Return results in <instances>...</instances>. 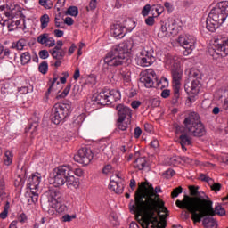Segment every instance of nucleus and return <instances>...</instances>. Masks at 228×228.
Listing matches in <instances>:
<instances>
[{"label": "nucleus", "instance_id": "obj_63", "mask_svg": "<svg viewBox=\"0 0 228 228\" xmlns=\"http://www.w3.org/2000/svg\"><path fill=\"white\" fill-rule=\"evenodd\" d=\"M170 95V89H164L161 92V97L163 99H168V96Z\"/></svg>", "mask_w": 228, "mask_h": 228}, {"label": "nucleus", "instance_id": "obj_55", "mask_svg": "<svg viewBox=\"0 0 228 228\" xmlns=\"http://www.w3.org/2000/svg\"><path fill=\"white\" fill-rule=\"evenodd\" d=\"M199 179L200 181H203V183H209V181H213L211 177L207 176L205 174H200Z\"/></svg>", "mask_w": 228, "mask_h": 228}, {"label": "nucleus", "instance_id": "obj_24", "mask_svg": "<svg viewBox=\"0 0 228 228\" xmlns=\"http://www.w3.org/2000/svg\"><path fill=\"white\" fill-rule=\"evenodd\" d=\"M42 181V176L40 175H32L27 183V188L30 191H38V186H40V182Z\"/></svg>", "mask_w": 228, "mask_h": 228}, {"label": "nucleus", "instance_id": "obj_45", "mask_svg": "<svg viewBox=\"0 0 228 228\" xmlns=\"http://www.w3.org/2000/svg\"><path fill=\"white\" fill-rule=\"evenodd\" d=\"M49 40V34L44 33L37 37V42L38 44H41L44 45L45 44H48Z\"/></svg>", "mask_w": 228, "mask_h": 228}, {"label": "nucleus", "instance_id": "obj_56", "mask_svg": "<svg viewBox=\"0 0 228 228\" xmlns=\"http://www.w3.org/2000/svg\"><path fill=\"white\" fill-rule=\"evenodd\" d=\"M211 190L217 193V191H220V190H222V184L215 183L214 184L211 185Z\"/></svg>", "mask_w": 228, "mask_h": 228}, {"label": "nucleus", "instance_id": "obj_61", "mask_svg": "<svg viewBox=\"0 0 228 228\" xmlns=\"http://www.w3.org/2000/svg\"><path fill=\"white\" fill-rule=\"evenodd\" d=\"M113 168V167L110 164L106 165L103 169H102V174H105L106 175H108V174H110V172H111V169Z\"/></svg>", "mask_w": 228, "mask_h": 228}, {"label": "nucleus", "instance_id": "obj_10", "mask_svg": "<svg viewBox=\"0 0 228 228\" xmlns=\"http://www.w3.org/2000/svg\"><path fill=\"white\" fill-rule=\"evenodd\" d=\"M209 53L213 58L216 56L225 58V56H228V39L225 37L216 39L213 48L209 49Z\"/></svg>", "mask_w": 228, "mask_h": 228}, {"label": "nucleus", "instance_id": "obj_37", "mask_svg": "<svg viewBox=\"0 0 228 228\" xmlns=\"http://www.w3.org/2000/svg\"><path fill=\"white\" fill-rule=\"evenodd\" d=\"M179 90H181V86H174V96L171 102L172 104L174 105L179 104V97H180Z\"/></svg>", "mask_w": 228, "mask_h": 228}, {"label": "nucleus", "instance_id": "obj_51", "mask_svg": "<svg viewBox=\"0 0 228 228\" xmlns=\"http://www.w3.org/2000/svg\"><path fill=\"white\" fill-rule=\"evenodd\" d=\"M76 219V214L74 215H69L66 214L62 216V222H72V220Z\"/></svg>", "mask_w": 228, "mask_h": 228}, {"label": "nucleus", "instance_id": "obj_57", "mask_svg": "<svg viewBox=\"0 0 228 228\" xmlns=\"http://www.w3.org/2000/svg\"><path fill=\"white\" fill-rule=\"evenodd\" d=\"M170 163L172 165H177V163H181V156H173L170 158Z\"/></svg>", "mask_w": 228, "mask_h": 228}, {"label": "nucleus", "instance_id": "obj_34", "mask_svg": "<svg viewBox=\"0 0 228 228\" xmlns=\"http://www.w3.org/2000/svg\"><path fill=\"white\" fill-rule=\"evenodd\" d=\"M26 47V39H20L17 42L12 43L11 49H16V51H22Z\"/></svg>", "mask_w": 228, "mask_h": 228}, {"label": "nucleus", "instance_id": "obj_1", "mask_svg": "<svg viewBox=\"0 0 228 228\" xmlns=\"http://www.w3.org/2000/svg\"><path fill=\"white\" fill-rule=\"evenodd\" d=\"M190 195H185L183 200H176V206L180 209H186L191 214V220H193L198 213L200 211L201 215L208 213L211 209V199L204 192H199V186L190 185Z\"/></svg>", "mask_w": 228, "mask_h": 228}, {"label": "nucleus", "instance_id": "obj_39", "mask_svg": "<svg viewBox=\"0 0 228 228\" xmlns=\"http://www.w3.org/2000/svg\"><path fill=\"white\" fill-rule=\"evenodd\" d=\"M65 15H70L71 17H77L79 15V9L76 6H69L65 12Z\"/></svg>", "mask_w": 228, "mask_h": 228}, {"label": "nucleus", "instance_id": "obj_6", "mask_svg": "<svg viewBox=\"0 0 228 228\" xmlns=\"http://www.w3.org/2000/svg\"><path fill=\"white\" fill-rule=\"evenodd\" d=\"M166 69H171L174 86H181V81L183 79L181 60L174 55H167L166 58Z\"/></svg>", "mask_w": 228, "mask_h": 228}, {"label": "nucleus", "instance_id": "obj_11", "mask_svg": "<svg viewBox=\"0 0 228 228\" xmlns=\"http://www.w3.org/2000/svg\"><path fill=\"white\" fill-rule=\"evenodd\" d=\"M200 211L198 215L192 219L194 224H200L202 222V218L205 216H215V215H219V216H224L225 215V208L222 207V205H216L215 208H213V201L211 200V208H208V211L205 214H200Z\"/></svg>", "mask_w": 228, "mask_h": 228}, {"label": "nucleus", "instance_id": "obj_8", "mask_svg": "<svg viewBox=\"0 0 228 228\" xmlns=\"http://www.w3.org/2000/svg\"><path fill=\"white\" fill-rule=\"evenodd\" d=\"M72 113L70 103H57L52 109L51 120L55 126L65 122V118Z\"/></svg>", "mask_w": 228, "mask_h": 228}, {"label": "nucleus", "instance_id": "obj_49", "mask_svg": "<svg viewBox=\"0 0 228 228\" xmlns=\"http://www.w3.org/2000/svg\"><path fill=\"white\" fill-rule=\"evenodd\" d=\"M13 56H15V54H13L11 51L10 48H5L4 50L3 53V58H6L7 60H13Z\"/></svg>", "mask_w": 228, "mask_h": 228}, {"label": "nucleus", "instance_id": "obj_3", "mask_svg": "<svg viewBox=\"0 0 228 228\" xmlns=\"http://www.w3.org/2000/svg\"><path fill=\"white\" fill-rule=\"evenodd\" d=\"M228 17V1L219 2L210 11L207 20L206 28L211 33H215L227 20Z\"/></svg>", "mask_w": 228, "mask_h": 228}, {"label": "nucleus", "instance_id": "obj_53", "mask_svg": "<svg viewBox=\"0 0 228 228\" xmlns=\"http://www.w3.org/2000/svg\"><path fill=\"white\" fill-rule=\"evenodd\" d=\"M39 58H41V60H47V58H49V52L47 50H41L39 52Z\"/></svg>", "mask_w": 228, "mask_h": 228}, {"label": "nucleus", "instance_id": "obj_27", "mask_svg": "<svg viewBox=\"0 0 228 228\" xmlns=\"http://www.w3.org/2000/svg\"><path fill=\"white\" fill-rule=\"evenodd\" d=\"M184 90L187 94H190L192 96L197 95L200 92V81L199 79L192 80L190 89L184 86Z\"/></svg>", "mask_w": 228, "mask_h": 228}, {"label": "nucleus", "instance_id": "obj_43", "mask_svg": "<svg viewBox=\"0 0 228 228\" xmlns=\"http://www.w3.org/2000/svg\"><path fill=\"white\" fill-rule=\"evenodd\" d=\"M38 70L41 74H47V71L49 70L47 61H44L39 64Z\"/></svg>", "mask_w": 228, "mask_h": 228}, {"label": "nucleus", "instance_id": "obj_48", "mask_svg": "<svg viewBox=\"0 0 228 228\" xmlns=\"http://www.w3.org/2000/svg\"><path fill=\"white\" fill-rule=\"evenodd\" d=\"M10 209V202H6L4 208V211L0 213V218L2 220H6V218H8V210Z\"/></svg>", "mask_w": 228, "mask_h": 228}, {"label": "nucleus", "instance_id": "obj_7", "mask_svg": "<svg viewBox=\"0 0 228 228\" xmlns=\"http://www.w3.org/2000/svg\"><path fill=\"white\" fill-rule=\"evenodd\" d=\"M130 213H133L135 215V216H142V228H149L151 225V228H166L167 227V221H160L159 222L158 216H154L152 217H148L147 213L145 212V208H129Z\"/></svg>", "mask_w": 228, "mask_h": 228}, {"label": "nucleus", "instance_id": "obj_9", "mask_svg": "<svg viewBox=\"0 0 228 228\" xmlns=\"http://www.w3.org/2000/svg\"><path fill=\"white\" fill-rule=\"evenodd\" d=\"M70 174H74L70 165L59 166L53 170V186L55 188H60V186L65 185Z\"/></svg>", "mask_w": 228, "mask_h": 228}, {"label": "nucleus", "instance_id": "obj_25", "mask_svg": "<svg viewBox=\"0 0 228 228\" xmlns=\"http://www.w3.org/2000/svg\"><path fill=\"white\" fill-rule=\"evenodd\" d=\"M110 33L115 38H124L127 31L125 30L122 25L116 24L112 26Z\"/></svg>", "mask_w": 228, "mask_h": 228}, {"label": "nucleus", "instance_id": "obj_12", "mask_svg": "<svg viewBox=\"0 0 228 228\" xmlns=\"http://www.w3.org/2000/svg\"><path fill=\"white\" fill-rule=\"evenodd\" d=\"M92 159H94V152L88 148H81L74 156V161L80 165H90Z\"/></svg>", "mask_w": 228, "mask_h": 228}, {"label": "nucleus", "instance_id": "obj_28", "mask_svg": "<svg viewBox=\"0 0 228 228\" xmlns=\"http://www.w3.org/2000/svg\"><path fill=\"white\" fill-rule=\"evenodd\" d=\"M108 90V97H109V103L111 104L112 102H117V101H120L122 99V94H120V91L118 90Z\"/></svg>", "mask_w": 228, "mask_h": 228}, {"label": "nucleus", "instance_id": "obj_21", "mask_svg": "<svg viewBox=\"0 0 228 228\" xmlns=\"http://www.w3.org/2000/svg\"><path fill=\"white\" fill-rule=\"evenodd\" d=\"M108 95H109L108 89L103 90L99 94L93 95L92 101H94V102H97V104H101L102 106H106L110 104V100Z\"/></svg>", "mask_w": 228, "mask_h": 228}, {"label": "nucleus", "instance_id": "obj_22", "mask_svg": "<svg viewBox=\"0 0 228 228\" xmlns=\"http://www.w3.org/2000/svg\"><path fill=\"white\" fill-rule=\"evenodd\" d=\"M158 193H163L160 186L154 188L153 193L150 195L151 200H149L147 206L150 205V208H156L161 202V198H159V194Z\"/></svg>", "mask_w": 228, "mask_h": 228}, {"label": "nucleus", "instance_id": "obj_32", "mask_svg": "<svg viewBox=\"0 0 228 228\" xmlns=\"http://www.w3.org/2000/svg\"><path fill=\"white\" fill-rule=\"evenodd\" d=\"M13 162V151L7 150L4 152V163L6 165V167H10L12 163Z\"/></svg>", "mask_w": 228, "mask_h": 228}, {"label": "nucleus", "instance_id": "obj_30", "mask_svg": "<svg viewBox=\"0 0 228 228\" xmlns=\"http://www.w3.org/2000/svg\"><path fill=\"white\" fill-rule=\"evenodd\" d=\"M202 224L205 228H217L218 227V224H216V221L215 220V218L210 217V216L203 217Z\"/></svg>", "mask_w": 228, "mask_h": 228}, {"label": "nucleus", "instance_id": "obj_54", "mask_svg": "<svg viewBox=\"0 0 228 228\" xmlns=\"http://www.w3.org/2000/svg\"><path fill=\"white\" fill-rule=\"evenodd\" d=\"M149 12H151V4H146L142 10V17H147V15H149Z\"/></svg>", "mask_w": 228, "mask_h": 228}, {"label": "nucleus", "instance_id": "obj_16", "mask_svg": "<svg viewBox=\"0 0 228 228\" xmlns=\"http://www.w3.org/2000/svg\"><path fill=\"white\" fill-rule=\"evenodd\" d=\"M46 193L48 196V202L44 204H47L48 208H56L58 202H61V192L60 190L49 189Z\"/></svg>", "mask_w": 228, "mask_h": 228}, {"label": "nucleus", "instance_id": "obj_60", "mask_svg": "<svg viewBox=\"0 0 228 228\" xmlns=\"http://www.w3.org/2000/svg\"><path fill=\"white\" fill-rule=\"evenodd\" d=\"M73 171V175H77V177H83V169L81 168H76V169H72Z\"/></svg>", "mask_w": 228, "mask_h": 228}, {"label": "nucleus", "instance_id": "obj_2", "mask_svg": "<svg viewBox=\"0 0 228 228\" xmlns=\"http://www.w3.org/2000/svg\"><path fill=\"white\" fill-rule=\"evenodd\" d=\"M133 49V43L131 41L123 42L115 45L107 53L104 62L109 67H120L124 63L129 61V51Z\"/></svg>", "mask_w": 228, "mask_h": 228}, {"label": "nucleus", "instance_id": "obj_47", "mask_svg": "<svg viewBox=\"0 0 228 228\" xmlns=\"http://www.w3.org/2000/svg\"><path fill=\"white\" fill-rule=\"evenodd\" d=\"M66 53L67 52L65 50H61V51L55 52L54 55L53 53H51V55L53 56V60H63V58H65Z\"/></svg>", "mask_w": 228, "mask_h": 228}, {"label": "nucleus", "instance_id": "obj_62", "mask_svg": "<svg viewBox=\"0 0 228 228\" xmlns=\"http://www.w3.org/2000/svg\"><path fill=\"white\" fill-rule=\"evenodd\" d=\"M186 211H182L181 213V218L182 220H188L190 218V211L185 209Z\"/></svg>", "mask_w": 228, "mask_h": 228}, {"label": "nucleus", "instance_id": "obj_64", "mask_svg": "<svg viewBox=\"0 0 228 228\" xmlns=\"http://www.w3.org/2000/svg\"><path fill=\"white\" fill-rule=\"evenodd\" d=\"M64 24H67V26H73L74 25V19L70 17H66L64 20Z\"/></svg>", "mask_w": 228, "mask_h": 228}, {"label": "nucleus", "instance_id": "obj_4", "mask_svg": "<svg viewBox=\"0 0 228 228\" xmlns=\"http://www.w3.org/2000/svg\"><path fill=\"white\" fill-rule=\"evenodd\" d=\"M154 186L150 184L149 182H142L139 185L134 194V200H131L129 209H136L139 208H145L151 200V195L154 191Z\"/></svg>", "mask_w": 228, "mask_h": 228}, {"label": "nucleus", "instance_id": "obj_40", "mask_svg": "<svg viewBox=\"0 0 228 228\" xmlns=\"http://www.w3.org/2000/svg\"><path fill=\"white\" fill-rule=\"evenodd\" d=\"M221 99L224 97L223 102V108L227 111L228 110V89L221 90Z\"/></svg>", "mask_w": 228, "mask_h": 228}, {"label": "nucleus", "instance_id": "obj_13", "mask_svg": "<svg viewBox=\"0 0 228 228\" xmlns=\"http://www.w3.org/2000/svg\"><path fill=\"white\" fill-rule=\"evenodd\" d=\"M139 65L141 67H149L156 61V57H154V50L153 49H142L139 53L138 57Z\"/></svg>", "mask_w": 228, "mask_h": 228}, {"label": "nucleus", "instance_id": "obj_50", "mask_svg": "<svg viewBox=\"0 0 228 228\" xmlns=\"http://www.w3.org/2000/svg\"><path fill=\"white\" fill-rule=\"evenodd\" d=\"M180 193H183V187L179 186L173 190L171 196L174 198L179 197Z\"/></svg>", "mask_w": 228, "mask_h": 228}, {"label": "nucleus", "instance_id": "obj_52", "mask_svg": "<svg viewBox=\"0 0 228 228\" xmlns=\"http://www.w3.org/2000/svg\"><path fill=\"white\" fill-rule=\"evenodd\" d=\"M95 8H97V0H91L89 6L86 7L87 12H90V10L93 12Z\"/></svg>", "mask_w": 228, "mask_h": 228}, {"label": "nucleus", "instance_id": "obj_31", "mask_svg": "<svg viewBox=\"0 0 228 228\" xmlns=\"http://www.w3.org/2000/svg\"><path fill=\"white\" fill-rule=\"evenodd\" d=\"M134 168H138V170H143L147 166V159L145 157L138 158L134 160Z\"/></svg>", "mask_w": 228, "mask_h": 228}, {"label": "nucleus", "instance_id": "obj_14", "mask_svg": "<svg viewBox=\"0 0 228 228\" xmlns=\"http://www.w3.org/2000/svg\"><path fill=\"white\" fill-rule=\"evenodd\" d=\"M178 43L182 47H183V49H185V53H187V54H191V52L195 49L197 39L190 35L180 36L178 37Z\"/></svg>", "mask_w": 228, "mask_h": 228}, {"label": "nucleus", "instance_id": "obj_18", "mask_svg": "<svg viewBox=\"0 0 228 228\" xmlns=\"http://www.w3.org/2000/svg\"><path fill=\"white\" fill-rule=\"evenodd\" d=\"M116 111H118V116L120 120L131 119L133 117V110L131 108L120 103L116 106Z\"/></svg>", "mask_w": 228, "mask_h": 228}, {"label": "nucleus", "instance_id": "obj_29", "mask_svg": "<svg viewBox=\"0 0 228 228\" xmlns=\"http://www.w3.org/2000/svg\"><path fill=\"white\" fill-rule=\"evenodd\" d=\"M37 191H28L25 193V197L28 199V206H32V204H36V202H38V192Z\"/></svg>", "mask_w": 228, "mask_h": 228}, {"label": "nucleus", "instance_id": "obj_17", "mask_svg": "<svg viewBox=\"0 0 228 228\" xmlns=\"http://www.w3.org/2000/svg\"><path fill=\"white\" fill-rule=\"evenodd\" d=\"M176 134H180V145H191V139L188 134L190 132L184 127V126H176L175 127Z\"/></svg>", "mask_w": 228, "mask_h": 228}, {"label": "nucleus", "instance_id": "obj_15", "mask_svg": "<svg viewBox=\"0 0 228 228\" xmlns=\"http://www.w3.org/2000/svg\"><path fill=\"white\" fill-rule=\"evenodd\" d=\"M142 208L145 209L146 216L148 218H152V216H156V213L159 215V213H168V208L165 207V201L163 200H160L159 203H157V207H150V205H146L145 207H142Z\"/></svg>", "mask_w": 228, "mask_h": 228}, {"label": "nucleus", "instance_id": "obj_58", "mask_svg": "<svg viewBox=\"0 0 228 228\" xmlns=\"http://www.w3.org/2000/svg\"><path fill=\"white\" fill-rule=\"evenodd\" d=\"M86 116L85 114H80L77 116V119L75 120V124H78V126H81L82 122H85Z\"/></svg>", "mask_w": 228, "mask_h": 228}, {"label": "nucleus", "instance_id": "obj_35", "mask_svg": "<svg viewBox=\"0 0 228 228\" xmlns=\"http://www.w3.org/2000/svg\"><path fill=\"white\" fill-rule=\"evenodd\" d=\"M125 31H129L131 32L134 28H136V22H134L133 20H126L124 21V26H123Z\"/></svg>", "mask_w": 228, "mask_h": 228}, {"label": "nucleus", "instance_id": "obj_41", "mask_svg": "<svg viewBox=\"0 0 228 228\" xmlns=\"http://www.w3.org/2000/svg\"><path fill=\"white\" fill-rule=\"evenodd\" d=\"M60 85V82H58V77L54 74L53 75V81L51 82V86H49L45 95L46 97H49V94H51V92L54 91V84Z\"/></svg>", "mask_w": 228, "mask_h": 228}, {"label": "nucleus", "instance_id": "obj_46", "mask_svg": "<svg viewBox=\"0 0 228 228\" xmlns=\"http://www.w3.org/2000/svg\"><path fill=\"white\" fill-rule=\"evenodd\" d=\"M117 127L119 131H127L128 125L122 119H117Z\"/></svg>", "mask_w": 228, "mask_h": 228}, {"label": "nucleus", "instance_id": "obj_19", "mask_svg": "<svg viewBox=\"0 0 228 228\" xmlns=\"http://www.w3.org/2000/svg\"><path fill=\"white\" fill-rule=\"evenodd\" d=\"M158 77H156V73L154 71H147L142 77H140V83L145 86V88H152L154 87V81H156Z\"/></svg>", "mask_w": 228, "mask_h": 228}, {"label": "nucleus", "instance_id": "obj_23", "mask_svg": "<svg viewBox=\"0 0 228 228\" xmlns=\"http://www.w3.org/2000/svg\"><path fill=\"white\" fill-rule=\"evenodd\" d=\"M109 189L111 191H115L117 195L124 193V184L119 183L115 176H111L110 179Z\"/></svg>", "mask_w": 228, "mask_h": 228}, {"label": "nucleus", "instance_id": "obj_59", "mask_svg": "<svg viewBox=\"0 0 228 228\" xmlns=\"http://www.w3.org/2000/svg\"><path fill=\"white\" fill-rule=\"evenodd\" d=\"M145 24L147 26H154V16H149L145 19Z\"/></svg>", "mask_w": 228, "mask_h": 228}, {"label": "nucleus", "instance_id": "obj_42", "mask_svg": "<svg viewBox=\"0 0 228 228\" xmlns=\"http://www.w3.org/2000/svg\"><path fill=\"white\" fill-rule=\"evenodd\" d=\"M40 6H43L45 10H51L53 6V4L51 0H39Z\"/></svg>", "mask_w": 228, "mask_h": 228}, {"label": "nucleus", "instance_id": "obj_26", "mask_svg": "<svg viewBox=\"0 0 228 228\" xmlns=\"http://www.w3.org/2000/svg\"><path fill=\"white\" fill-rule=\"evenodd\" d=\"M65 184L69 190H77L79 188V178H75L74 173H70Z\"/></svg>", "mask_w": 228, "mask_h": 228}, {"label": "nucleus", "instance_id": "obj_20", "mask_svg": "<svg viewBox=\"0 0 228 228\" xmlns=\"http://www.w3.org/2000/svg\"><path fill=\"white\" fill-rule=\"evenodd\" d=\"M42 209H44L48 215H54V213H65L67 211V207L65 204H61V201H58L56 207H48L47 204L42 205Z\"/></svg>", "mask_w": 228, "mask_h": 228}, {"label": "nucleus", "instance_id": "obj_5", "mask_svg": "<svg viewBox=\"0 0 228 228\" xmlns=\"http://www.w3.org/2000/svg\"><path fill=\"white\" fill-rule=\"evenodd\" d=\"M183 127L189 132L191 136L201 138L206 134V127L200 121V116L197 112H190L183 120Z\"/></svg>", "mask_w": 228, "mask_h": 228}, {"label": "nucleus", "instance_id": "obj_36", "mask_svg": "<svg viewBox=\"0 0 228 228\" xmlns=\"http://www.w3.org/2000/svg\"><path fill=\"white\" fill-rule=\"evenodd\" d=\"M21 65H28L31 61V53L25 52L20 54V57Z\"/></svg>", "mask_w": 228, "mask_h": 228}, {"label": "nucleus", "instance_id": "obj_33", "mask_svg": "<svg viewBox=\"0 0 228 228\" xmlns=\"http://www.w3.org/2000/svg\"><path fill=\"white\" fill-rule=\"evenodd\" d=\"M159 38H165V37H170V28H168V26L166 24L161 25L160 29L158 33Z\"/></svg>", "mask_w": 228, "mask_h": 228}, {"label": "nucleus", "instance_id": "obj_44", "mask_svg": "<svg viewBox=\"0 0 228 228\" xmlns=\"http://www.w3.org/2000/svg\"><path fill=\"white\" fill-rule=\"evenodd\" d=\"M70 88H72V85L69 84L59 95L56 96V99H65L67 95H69V92H70Z\"/></svg>", "mask_w": 228, "mask_h": 228}, {"label": "nucleus", "instance_id": "obj_38", "mask_svg": "<svg viewBox=\"0 0 228 228\" xmlns=\"http://www.w3.org/2000/svg\"><path fill=\"white\" fill-rule=\"evenodd\" d=\"M51 21V19L49 18V14H44L40 18L41 22V29H45L47 26H49V22Z\"/></svg>", "mask_w": 228, "mask_h": 228}]
</instances>
